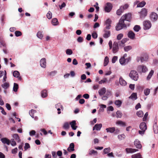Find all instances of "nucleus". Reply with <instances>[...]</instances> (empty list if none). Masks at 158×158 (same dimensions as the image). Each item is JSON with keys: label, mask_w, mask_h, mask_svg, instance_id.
Masks as SVG:
<instances>
[{"label": "nucleus", "mask_w": 158, "mask_h": 158, "mask_svg": "<svg viewBox=\"0 0 158 158\" xmlns=\"http://www.w3.org/2000/svg\"><path fill=\"white\" fill-rule=\"evenodd\" d=\"M129 98L133 100L136 99L137 98L136 93H133L129 97Z\"/></svg>", "instance_id": "nucleus-26"}, {"label": "nucleus", "mask_w": 158, "mask_h": 158, "mask_svg": "<svg viewBox=\"0 0 158 158\" xmlns=\"http://www.w3.org/2000/svg\"><path fill=\"white\" fill-rule=\"evenodd\" d=\"M131 157L132 158H142L141 155L139 153L133 155H132Z\"/></svg>", "instance_id": "nucleus-38"}, {"label": "nucleus", "mask_w": 158, "mask_h": 158, "mask_svg": "<svg viewBox=\"0 0 158 158\" xmlns=\"http://www.w3.org/2000/svg\"><path fill=\"white\" fill-rule=\"evenodd\" d=\"M126 151L127 153H129L135 152L137 151H138V150L135 149H132L131 148H126Z\"/></svg>", "instance_id": "nucleus-20"}, {"label": "nucleus", "mask_w": 158, "mask_h": 158, "mask_svg": "<svg viewBox=\"0 0 158 158\" xmlns=\"http://www.w3.org/2000/svg\"><path fill=\"white\" fill-rule=\"evenodd\" d=\"M57 73L56 71L54 70L52 71L51 72H48V74L49 76H54Z\"/></svg>", "instance_id": "nucleus-41"}, {"label": "nucleus", "mask_w": 158, "mask_h": 158, "mask_svg": "<svg viewBox=\"0 0 158 158\" xmlns=\"http://www.w3.org/2000/svg\"><path fill=\"white\" fill-rule=\"evenodd\" d=\"M105 33L103 35V37L105 38H107L110 35V31L107 29H104Z\"/></svg>", "instance_id": "nucleus-11"}, {"label": "nucleus", "mask_w": 158, "mask_h": 158, "mask_svg": "<svg viewBox=\"0 0 158 158\" xmlns=\"http://www.w3.org/2000/svg\"><path fill=\"white\" fill-rule=\"evenodd\" d=\"M67 150L70 152L74 151V144L73 143H71L70 144L69 147L67 148Z\"/></svg>", "instance_id": "nucleus-18"}, {"label": "nucleus", "mask_w": 158, "mask_h": 158, "mask_svg": "<svg viewBox=\"0 0 158 158\" xmlns=\"http://www.w3.org/2000/svg\"><path fill=\"white\" fill-rule=\"evenodd\" d=\"M30 147L29 144L28 143H25V146L24 148L25 150H26L27 149L30 148Z\"/></svg>", "instance_id": "nucleus-59"}, {"label": "nucleus", "mask_w": 158, "mask_h": 158, "mask_svg": "<svg viewBox=\"0 0 158 158\" xmlns=\"http://www.w3.org/2000/svg\"><path fill=\"white\" fill-rule=\"evenodd\" d=\"M97 152L96 151H95L94 150H89V154L90 155H91L92 154H97Z\"/></svg>", "instance_id": "nucleus-53"}, {"label": "nucleus", "mask_w": 158, "mask_h": 158, "mask_svg": "<svg viewBox=\"0 0 158 158\" xmlns=\"http://www.w3.org/2000/svg\"><path fill=\"white\" fill-rule=\"evenodd\" d=\"M36 112V110L33 109H31L29 111V114L30 115L32 118H34V114Z\"/></svg>", "instance_id": "nucleus-37"}, {"label": "nucleus", "mask_w": 158, "mask_h": 158, "mask_svg": "<svg viewBox=\"0 0 158 158\" xmlns=\"http://www.w3.org/2000/svg\"><path fill=\"white\" fill-rule=\"evenodd\" d=\"M2 86L5 89H6L9 88V84L8 83L6 82L2 85Z\"/></svg>", "instance_id": "nucleus-42"}, {"label": "nucleus", "mask_w": 158, "mask_h": 158, "mask_svg": "<svg viewBox=\"0 0 158 158\" xmlns=\"http://www.w3.org/2000/svg\"><path fill=\"white\" fill-rule=\"evenodd\" d=\"M40 65L42 67L44 68H46V62L45 58H42L40 60Z\"/></svg>", "instance_id": "nucleus-12"}, {"label": "nucleus", "mask_w": 158, "mask_h": 158, "mask_svg": "<svg viewBox=\"0 0 158 158\" xmlns=\"http://www.w3.org/2000/svg\"><path fill=\"white\" fill-rule=\"evenodd\" d=\"M112 21L110 19H107L105 21L104 25H106L104 29L109 30L111 27V23Z\"/></svg>", "instance_id": "nucleus-6"}, {"label": "nucleus", "mask_w": 158, "mask_h": 158, "mask_svg": "<svg viewBox=\"0 0 158 158\" xmlns=\"http://www.w3.org/2000/svg\"><path fill=\"white\" fill-rule=\"evenodd\" d=\"M113 6L111 3L110 2L106 3V6L105 7L104 10L106 12H109L112 8Z\"/></svg>", "instance_id": "nucleus-7"}, {"label": "nucleus", "mask_w": 158, "mask_h": 158, "mask_svg": "<svg viewBox=\"0 0 158 158\" xmlns=\"http://www.w3.org/2000/svg\"><path fill=\"white\" fill-rule=\"evenodd\" d=\"M11 144L12 146H15L16 145V143L14 139H11Z\"/></svg>", "instance_id": "nucleus-61"}, {"label": "nucleus", "mask_w": 158, "mask_h": 158, "mask_svg": "<svg viewBox=\"0 0 158 158\" xmlns=\"http://www.w3.org/2000/svg\"><path fill=\"white\" fill-rule=\"evenodd\" d=\"M140 129L141 130H146L147 129V126L145 122L141 123L139 125Z\"/></svg>", "instance_id": "nucleus-14"}, {"label": "nucleus", "mask_w": 158, "mask_h": 158, "mask_svg": "<svg viewBox=\"0 0 158 158\" xmlns=\"http://www.w3.org/2000/svg\"><path fill=\"white\" fill-rule=\"evenodd\" d=\"M52 25L54 26L58 25L59 24L58 19L56 18L53 19L52 20Z\"/></svg>", "instance_id": "nucleus-25"}, {"label": "nucleus", "mask_w": 158, "mask_h": 158, "mask_svg": "<svg viewBox=\"0 0 158 158\" xmlns=\"http://www.w3.org/2000/svg\"><path fill=\"white\" fill-rule=\"evenodd\" d=\"M141 27L138 25H135L133 28L134 30L136 32H138L141 29Z\"/></svg>", "instance_id": "nucleus-36"}, {"label": "nucleus", "mask_w": 158, "mask_h": 158, "mask_svg": "<svg viewBox=\"0 0 158 158\" xmlns=\"http://www.w3.org/2000/svg\"><path fill=\"white\" fill-rule=\"evenodd\" d=\"M116 124L123 127H125L126 126V123L122 121L119 120L117 121Z\"/></svg>", "instance_id": "nucleus-24"}, {"label": "nucleus", "mask_w": 158, "mask_h": 158, "mask_svg": "<svg viewBox=\"0 0 158 158\" xmlns=\"http://www.w3.org/2000/svg\"><path fill=\"white\" fill-rule=\"evenodd\" d=\"M143 29L144 30L149 29L152 26V24L150 21L146 20L143 23Z\"/></svg>", "instance_id": "nucleus-4"}, {"label": "nucleus", "mask_w": 158, "mask_h": 158, "mask_svg": "<svg viewBox=\"0 0 158 158\" xmlns=\"http://www.w3.org/2000/svg\"><path fill=\"white\" fill-rule=\"evenodd\" d=\"M123 37V35L120 33L118 35L117 37V39L118 40H120Z\"/></svg>", "instance_id": "nucleus-57"}, {"label": "nucleus", "mask_w": 158, "mask_h": 158, "mask_svg": "<svg viewBox=\"0 0 158 158\" xmlns=\"http://www.w3.org/2000/svg\"><path fill=\"white\" fill-rule=\"evenodd\" d=\"M118 137L119 140H122L125 138V135L124 134H123L118 135Z\"/></svg>", "instance_id": "nucleus-47"}, {"label": "nucleus", "mask_w": 158, "mask_h": 158, "mask_svg": "<svg viewBox=\"0 0 158 158\" xmlns=\"http://www.w3.org/2000/svg\"><path fill=\"white\" fill-rule=\"evenodd\" d=\"M107 80L106 78H104L103 79L99 81L98 83L99 84H102V83H104L106 82Z\"/></svg>", "instance_id": "nucleus-56"}, {"label": "nucleus", "mask_w": 158, "mask_h": 158, "mask_svg": "<svg viewBox=\"0 0 158 158\" xmlns=\"http://www.w3.org/2000/svg\"><path fill=\"white\" fill-rule=\"evenodd\" d=\"M129 76L132 80L135 81H137L139 78V75L137 72L134 70L131 71Z\"/></svg>", "instance_id": "nucleus-2"}, {"label": "nucleus", "mask_w": 158, "mask_h": 158, "mask_svg": "<svg viewBox=\"0 0 158 158\" xmlns=\"http://www.w3.org/2000/svg\"><path fill=\"white\" fill-rule=\"evenodd\" d=\"M56 108H61V110H63V107L62 105H61V104L60 103L57 104H56Z\"/></svg>", "instance_id": "nucleus-54"}, {"label": "nucleus", "mask_w": 158, "mask_h": 158, "mask_svg": "<svg viewBox=\"0 0 158 158\" xmlns=\"http://www.w3.org/2000/svg\"><path fill=\"white\" fill-rule=\"evenodd\" d=\"M109 62V58L108 56H106L105 57L104 61V64L103 65L104 66H106L108 64Z\"/></svg>", "instance_id": "nucleus-31"}, {"label": "nucleus", "mask_w": 158, "mask_h": 158, "mask_svg": "<svg viewBox=\"0 0 158 158\" xmlns=\"http://www.w3.org/2000/svg\"><path fill=\"white\" fill-rule=\"evenodd\" d=\"M1 141L4 144H6L9 145L10 144V140L6 138H3L1 139Z\"/></svg>", "instance_id": "nucleus-17"}, {"label": "nucleus", "mask_w": 158, "mask_h": 158, "mask_svg": "<svg viewBox=\"0 0 158 158\" xmlns=\"http://www.w3.org/2000/svg\"><path fill=\"white\" fill-rule=\"evenodd\" d=\"M148 115V114L147 112L146 113H145L144 117H143V121H145L146 120L147 117Z\"/></svg>", "instance_id": "nucleus-62"}, {"label": "nucleus", "mask_w": 158, "mask_h": 158, "mask_svg": "<svg viewBox=\"0 0 158 158\" xmlns=\"http://www.w3.org/2000/svg\"><path fill=\"white\" fill-rule=\"evenodd\" d=\"M2 47H6V44L5 42L3 40L0 41V47L1 48Z\"/></svg>", "instance_id": "nucleus-55"}, {"label": "nucleus", "mask_w": 158, "mask_h": 158, "mask_svg": "<svg viewBox=\"0 0 158 158\" xmlns=\"http://www.w3.org/2000/svg\"><path fill=\"white\" fill-rule=\"evenodd\" d=\"M134 145L136 148H137L140 149L142 148V145L140 142L139 140L136 139L135 140L134 142Z\"/></svg>", "instance_id": "nucleus-13"}, {"label": "nucleus", "mask_w": 158, "mask_h": 158, "mask_svg": "<svg viewBox=\"0 0 158 158\" xmlns=\"http://www.w3.org/2000/svg\"><path fill=\"white\" fill-rule=\"evenodd\" d=\"M148 58V56L146 55H145L144 56L140 57V60L141 62H143L144 61H146Z\"/></svg>", "instance_id": "nucleus-29"}, {"label": "nucleus", "mask_w": 158, "mask_h": 158, "mask_svg": "<svg viewBox=\"0 0 158 158\" xmlns=\"http://www.w3.org/2000/svg\"><path fill=\"white\" fill-rule=\"evenodd\" d=\"M37 37L41 39L43 37V35L42 34V32L39 31H38L37 34Z\"/></svg>", "instance_id": "nucleus-40"}, {"label": "nucleus", "mask_w": 158, "mask_h": 158, "mask_svg": "<svg viewBox=\"0 0 158 158\" xmlns=\"http://www.w3.org/2000/svg\"><path fill=\"white\" fill-rule=\"evenodd\" d=\"M116 117L117 118H121L122 115V114L120 111H117L116 112Z\"/></svg>", "instance_id": "nucleus-46"}, {"label": "nucleus", "mask_w": 158, "mask_h": 158, "mask_svg": "<svg viewBox=\"0 0 158 158\" xmlns=\"http://www.w3.org/2000/svg\"><path fill=\"white\" fill-rule=\"evenodd\" d=\"M118 49L119 47L118 44L117 43V42L115 41L113 44L112 52L114 53H115L118 51Z\"/></svg>", "instance_id": "nucleus-10"}, {"label": "nucleus", "mask_w": 158, "mask_h": 158, "mask_svg": "<svg viewBox=\"0 0 158 158\" xmlns=\"http://www.w3.org/2000/svg\"><path fill=\"white\" fill-rule=\"evenodd\" d=\"M46 16L48 19H51L52 17V13L50 11H48L46 15Z\"/></svg>", "instance_id": "nucleus-43"}, {"label": "nucleus", "mask_w": 158, "mask_h": 158, "mask_svg": "<svg viewBox=\"0 0 158 158\" xmlns=\"http://www.w3.org/2000/svg\"><path fill=\"white\" fill-rule=\"evenodd\" d=\"M146 4V2L143 1L140 2H139L137 5V7H143Z\"/></svg>", "instance_id": "nucleus-30"}, {"label": "nucleus", "mask_w": 158, "mask_h": 158, "mask_svg": "<svg viewBox=\"0 0 158 158\" xmlns=\"http://www.w3.org/2000/svg\"><path fill=\"white\" fill-rule=\"evenodd\" d=\"M123 8V7L120 6L119 9L117 10L116 14L118 15H120L122 13L124 12V10Z\"/></svg>", "instance_id": "nucleus-22"}, {"label": "nucleus", "mask_w": 158, "mask_h": 158, "mask_svg": "<svg viewBox=\"0 0 158 158\" xmlns=\"http://www.w3.org/2000/svg\"><path fill=\"white\" fill-rule=\"evenodd\" d=\"M47 91L45 89H44L41 92V96L42 98H45L47 96Z\"/></svg>", "instance_id": "nucleus-28"}, {"label": "nucleus", "mask_w": 158, "mask_h": 158, "mask_svg": "<svg viewBox=\"0 0 158 158\" xmlns=\"http://www.w3.org/2000/svg\"><path fill=\"white\" fill-rule=\"evenodd\" d=\"M102 126V125L101 123L96 124L93 127V130H96L97 131H100Z\"/></svg>", "instance_id": "nucleus-15"}, {"label": "nucleus", "mask_w": 158, "mask_h": 158, "mask_svg": "<svg viewBox=\"0 0 158 158\" xmlns=\"http://www.w3.org/2000/svg\"><path fill=\"white\" fill-rule=\"evenodd\" d=\"M106 91V89L103 87L100 89L98 91V93L100 96H102L105 94Z\"/></svg>", "instance_id": "nucleus-19"}, {"label": "nucleus", "mask_w": 158, "mask_h": 158, "mask_svg": "<svg viewBox=\"0 0 158 158\" xmlns=\"http://www.w3.org/2000/svg\"><path fill=\"white\" fill-rule=\"evenodd\" d=\"M150 92V90L148 88H146L144 89V93L145 95H148Z\"/></svg>", "instance_id": "nucleus-39"}, {"label": "nucleus", "mask_w": 158, "mask_h": 158, "mask_svg": "<svg viewBox=\"0 0 158 158\" xmlns=\"http://www.w3.org/2000/svg\"><path fill=\"white\" fill-rule=\"evenodd\" d=\"M147 10L146 9L144 8H142L141 11L139 12L140 18L141 19L144 18L147 15Z\"/></svg>", "instance_id": "nucleus-5"}, {"label": "nucleus", "mask_w": 158, "mask_h": 158, "mask_svg": "<svg viewBox=\"0 0 158 158\" xmlns=\"http://www.w3.org/2000/svg\"><path fill=\"white\" fill-rule=\"evenodd\" d=\"M131 13H128L123 15L120 19L122 21L123 20L124 22H125V21H127L128 22L127 23H129L130 24V22L131 21Z\"/></svg>", "instance_id": "nucleus-3"}, {"label": "nucleus", "mask_w": 158, "mask_h": 158, "mask_svg": "<svg viewBox=\"0 0 158 158\" xmlns=\"http://www.w3.org/2000/svg\"><path fill=\"white\" fill-rule=\"evenodd\" d=\"M129 38L131 39H134L135 38V34L132 31H130L127 34Z\"/></svg>", "instance_id": "nucleus-16"}, {"label": "nucleus", "mask_w": 158, "mask_h": 158, "mask_svg": "<svg viewBox=\"0 0 158 158\" xmlns=\"http://www.w3.org/2000/svg\"><path fill=\"white\" fill-rule=\"evenodd\" d=\"M110 147L105 148L104 149L103 153L105 154H107L110 151Z\"/></svg>", "instance_id": "nucleus-51"}, {"label": "nucleus", "mask_w": 158, "mask_h": 158, "mask_svg": "<svg viewBox=\"0 0 158 158\" xmlns=\"http://www.w3.org/2000/svg\"><path fill=\"white\" fill-rule=\"evenodd\" d=\"M136 115L139 117H142L143 116V113L142 110H139L136 112Z\"/></svg>", "instance_id": "nucleus-35"}, {"label": "nucleus", "mask_w": 158, "mask_h": 158, "mask_svg": "<svg viewBox=\"0 0 158 158\" xmlns=\"http://www.w3.org/2000/svg\"><path fill=\"white\" fill-rule=\"evenodd\" d=\"M132 48V47L131 46H128L124 47V49L125 52H128Z\"/></svg>", "instance_id": "nucleus-48"}, {"label": "nucleus", "mask_w": 158, "mask_h": 158, "mask_svg": "<svg viewBox=\"0 0 158 158\" xmlns=\"http://www.w3.org/2000/svg\"><path fill=\"white\" fill-rule=\"evenodd\" d=\"M130 24L127 23L122 21L120 19L119 20V22L115 27L116 30L119 31L124 28H126L127 26H129Z\"/></svg>", "instance_id": "nucleus-1"}, {"label": "nucleus", "mask_w": 158, "mask_h": 158, "mask_svg": "<svg viewBox=\"0 0 158 158\" xmlns=\"http://www.w3.org/2000/svg\"><path fill=\"white\" fill-rule=\"evenodd\" d=\"M154 73V71L153 70H151L150 71L147 77V80H149L151 79L152 75H153Z\"/></svg>", "instance_id": "nucleus-32"}, {"label": "nucleus", "mask_w": 158, "mask_h": 158, "mask_svg": "<svg viewBox=\"0 0 158 158\" xmlns=\"http://www.w3.org/2000/svg\"><path fill=\"white\" fill-rule=\"evenodd\" d=\"M114 104L118 107H119L122 104V102L120 100H117L115 101Z\"/></svg>", "instance_id": "nucleus-33"}, {"label": "nucleus", "mask_w": 158, "mask_h": 158, "mask_svg": "<svg viewBox=\"0 0 158 158\" xmlns=\"http://www.w3.org/2000/svg\"><path fill=\"white\" fill-rule=\"evenodd\" d=\"M63 127L65 129H68L69 127V125L68 123L66 122L64 123L63 125Z\"/></svg>", "instance_id": "nucleus-44"}, {"label": "nucleus", "mask_w": 158, "mask_h": 158, "mask_svg": "<svg viewBox=\"0 0 158 158\" xmlns=\"http://www.w3.org/2000/svg\"><path fill=\"white\" fill-rule=\"evenodd\" d=\"M119 62L120 64L121 65H123L126 62V60H125V58H123L121 57L119 59Z\"/></svg>", "instance_id": "nucleus-50"}, {"label": "nucleus", "mask_w": 158, "mask_h": 158, "mask_svg": "<svg viewBox=\"0 0 158 158\" xmlns=\"http://www.w3.org/2000/svg\"><path fill=\"white\" fill-rule=\"evenodd\" d=\"M18 85L15 83H14V86L13 87V90L15 92H16L18 90Z\"/></svg>", "instance_id": "nucleus-34"}, {"label": "nucleus", "mask_w": 158, "mask_h": 158, "mask_svg": "<svg viewBox=\"0 0 158 158\" xmlns=\"http://www.w3.org/2000/svg\"><path fill=\"white\" fill-rule=\"evenodd\" d=\"M66 53L68 55H71L73 54V52L71 49H68L66 50Z\"/></svg>", "instance_id": "nucleus-52"}, {"label": "nucleus", "mask_w": 158, "mask_h": 158, "mask_svg": "<svg viewBox=\"0 0 158 158\" xmlns=\"http://www.w3.org/2000/svg\"><path fill=\"white\" fill-rule=\"evenodd\" d=\"M119 81L120 84L121 85L125 86L127 85L126 82L123 79L122 77H120Z\"/></svg>", "instance_id": "nucleus-21"}, {"label": "nucleus", "mask_w": 158, "mask_h": 158, "mask_svg": "<svg viewBox=\"0 0 158 158\" xmlns=\"http://www.w3.org/2000/svg\"><path fill=\"white\" fill-rule=\"evenodd\" d=\"M153 129L154 130V133L155 134H157L158 132V130L157 128V123L156 122L154 124L153 126Z\"/></svg>", "instance_id": "nucleus-27"}, {"label": "nucleus", "mask_w": 158, "mask_h": 158, "mask_svg": "<svg viewBox=\"0 0 158 158\" xmlns=\"http://www.w3.org/2000/svg\"><path fill=\"white\" fill-rule=\"evenodd\" d=\"M20 75L19 73L17 71H15L13 72V75L15 77H18Z\"/></svg>", "instance_id": "nucleus-45"}, {"label": "nucleus", "mask_w": 158, "mask_h": 158, "mask_svg": "<svg viewBox=\"0 0 158 158\" xmlns=\"http://www.w3.org/2000/svg\"><path fill=\"white\" fill-rule=\"evenodd\" d=\"M106 130L107 132H110L113 133L115 131V128L114 127H109L106 129Z\"/></svg>", "instance_id": "nucleus-23"}, {"label": "nucleus", "mask_w": 158, "mask_h": 158, "mask_svg": "<svg viewBox=\"0 0 158 158\" xmlns=\"http://www.w3.org/2000/svg\"><path fill=\"white\" fill-rule=\"evenodd\" d=\"M118 56H114L112 59V62L113 63H114L116 62V61L117 60Z\"/></svg>", "instance_id": "nucleus-60"}, {"label": "nucleus", "mask_w": 158, "mask_h": 158, "mask_svg": "<svg viewBox=\"0 0 158 158\" xmlns=\"http://www.w3.org/2000/svg\"><path fill=\"white\" fill-rule=\"evenodd\" d=\"M158 15L156 13L152 12L150 15V19L153 22L156 21L158 19Z\"/></svg>", "instance_id": "nucleus-8"}, {"label": "nucleus", "mask_w": 158, "mask_h": 158, "mask_svg": "<svg viewBox=\"0 0 158 158\" xmlns=\"http://www.w3.org/2000/svg\"><path fill=\"white\" fill-rule=\"evenodd\" d=\"M52 157L53 158H56L57 157V156L56 154V152H52Z\"/></svg>", "instance_id": "nucleus-63"}, {"label": "nucleus", "mask_w": 158, "mask_h": 158, "mask_svg": "<svg viewBox=\"0 0 158 158\" xmlns=\"http://www.w3.org/2000/svg\"><path fill=\"white\" fill-rule=\"evenodd\" d=\"M141 108V105L139 103H138L135 106V109L137 110L138 109Z\"/></svg>", "instance_id": "nucleus-64"}, {"label": "nucleus", "mask_w": 158, "mask_h": 158, "mask_svg": "<svg viewBox=\"0 0 158 158\" xmlns=\"http://www.w3.org/2000/svg\"><path fill=\"white\" fill-rule=\"evenodd\" d=\"M138 70L139 72L145 73L148 71V69L146 66L143 65H140L138 67Z\"/></svg>", "instance_id": "nucleus-9"}, {"label": "nucleus", "mask_w": 158, "mask_h": 158, "mask_svg": "<svg viewBox=\"0 0 158 158\" xmlns=\"http://www.w3.org/2000/svg\"><path fill=\"white\" fill-rule=\"evenodd\" d=\"M15 35L18 37L22 35V33L21 32L19 31H16L15 32Z\"/></svg>", "instance_id": "nucleus-58"}, {"label": "nucleus", "mask_w": 158, "mask_h": 158, "mask_svg": "<svg viewBox=\"0 0 158 158\" xmlns=\"http://www.w3.org/2000/svg\"><path fill=\"white\" fill-rule=\"evenodd\" d=\"M13 137L18 142H19L20 140L19 137L17 134H15L13 135Z\"/></svg>", "instance_id": "nucleus-49"}]
</instances>
